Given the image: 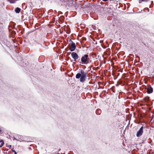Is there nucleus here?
<instances>
[{
  "mask_svg": "<svg viewBox=\"0 0 154 154\" xmlns=\"http://www.w3.org/2000/svg\"><path fill=\"white\" fill-rule=\"evenodd\" d=\"M88 54H86L82 57L81 59V61L83 64H86L88 63L89 58L88 57Z\"/></svg>",
  "mask_w": 154,
  "mask_h": 154,
  "instance_id": "f257e3e1",
  "label": "nucleus"
},
{
  "mask_svg": "<svg viewBox=\"0 0 154 154\" xmlns=\"http://www.w3.org/2000/svg\"><path fill=\"white\" fill-rule=\"evenodd\" d=\"M69 50L71 51H74L76 48L75 44L71 41V42L69 44Z\"/></svg>",
  "mask_w": 154,
  "mask_h": 154,
  "instance_id": "f03ea898",
  "label": "nucleus"
},
{
  "mask_svg": "<svg viewBox=\"0 0 154 154\" xmlns=\"http://www.w3.org/2000/svg\"><path fill=\"white\" fill-rule=\"evenodd\" d=\"M144 127L142 126L140 128L139 131L137 132L136 134V136L137 137H140L142 134L143 132V129Z\"/></svg>",
  "mask_w": 154,
  "mask_h": 154,
  "instance_id": "7ed1b4c3",
  "label": "nucleus"
},
{
  "mask_svg": "<svg viewBox=\"0 0 154 154\" xmlns=\"http://www.w3.org/2000/svg\"><path fill=\"white\" fill-rule=\"evenodd\" d=\"M71 56L72 58L74 59V61H75L79 57V56L77 54L74 52H73L71 53Z\"/></svg>",
  "mask_w": 154,
  "mask_h": 154,
  "instance_id": "20e7f679",
  "label": "nucleus"
},
{
  "mask_svg": "<svg viewBox=\"0 0 154 154\" xmlns=\"http://www.w3.org/2000/svg\"><path fill=\"white\" fill-rule=\"evenodd\" d=\"M147 93L148 94H150L153 92V89L149 85L147 88Z\"/></svg>",
  "mask_w": 154,
  "mask_h": 154,
  "instance_id": "39448f33",
  "label": "nucleus"
},
{
  "mask_svg": "<svg viewBox=\"0 0 154 154\" xmlns=\"http://www.w3.org/2000/svg\"><path fill=\"white\" fill-rule=\"evenodd\" d=\"M85 77L86 76H81L80 79V81L81 82H84L85 80Z\"/></svg>",
  "mask_w": 154,
  "mask_h": 154,
  "instance_id": "423d86ee",
  "label": "nucleus"
},
{
  "mask_svg": "<svg viewBox=\"0 0 154 154\" xmlns=\"http://www.w3.org/2000/svg\"><path fill=\"white\" fill-rule=\"evenodd\" d=\"M80 73V74L81 75V76H86V73L84 71L81 70Z\"/></svg>",
  "mask_w": 154,
  "mask_h": 154,
  "instance_id": "0eeeda50",
  "label": "nucleus"
},
{
  "mask_svg": "<svg viewBox=\"0 0 154 154\" xmlns=\"http://www.w3.org/2000/svg\"><path fill=\"white\" fill-rule=\"evenodd\" d=\"M139 3H141L142 2H147L148 0H138Z\"/></svg>",
  "mask_w": 154,
  "mask_h": 154,
  "instance_id": "6e6552de",
  "label": "nucleus"
},
{
  "mask_svg": "<svg viewBox=\"0 0 154 154\" xmlns=\"http://www.w3.org/2000/svg\"><path fill=\"white\" fill-rule=\"evenodd\" d=\"M20 9L18 8H17L15 10V11L16 13H18L20 12Z\"/></svg>",
  "mask_w": 154,
  "mask_h": 154,
  "instance_id": "1a4fd4ad",
  "label": "nucleus"
},
{
  "mask_svg": "<svg viewBox=\"0 0 154 154\" xmlns=\"http://www.w3.org/2000/svg\"><path fill=\"white\" fill-rule=\"evenodd\" d=\"M81 76V74L80 73H78L76 75L75 77L76 79H79L80 78Z\"/></svg>",
  "mask_w": 154,
  "mask_h": 154,
  "instance_id": "9d476101",
  "label": "nucleus"
},
{
  "mask_svg": "<svg viewBox=\"0 0 154 154\" xmlns=\"http://www.w3.org/2000/svg\"><path fill=\"white\" fill-rule=\"evenodd\" d=\"M101 110L100 109H97V110L96 111V113L98 114H100V112H101Z\"/></svg>",
  "mask_w": 154,
  "mask_h": 154,
  "instance_id": "9b49d317",
  "label": "nucleus"
},
{
  "mask_svg": "<svg viewBox=\"0 0 154 154\" xmlns=\"http://www.w3.org/2000/svg\"><path fill=\"white\" fill-rule=\"evenodd\" d=\"M4 144V142L3 140L0 142V147H2Z\"/></svg>",
  "mask_w": 154,
  "mask_h": 154,
  "instance_id": "f8f14e48",
  "label": "nucleus"
},
{
  "mask_svg": "<svg viewBox=\"0 0 154 154\" xmlns=\"http://www.w3.org/2000/svg\"><path fill=\"white\" fill-rule=\"evenodd\" d=\"M8 1H9L11 3H14V2L13 1H11V0H8Z\"/></svg>",
  "mask_w": 154,
  "mask_h": 154,
  "instance_id": "ddd939ff",
  "label": "nucleus"
},
{
  "mask_svg": "<svg viewBox=\"0 0 154 154\" xmlns=\"http://www.w3.org/2000/svg\"><path fill=\"white\" fill-rule=\"evenodd\" d=\"M11 150H12V151L13 152H14L15 153V154H17V153L16 152V151L15 150H14L13 149H12Z\"/></svg>",
  "mask_w": 154,
  "mask_h": 154,
  "instance_id": "4468645a",
  "label": "nucleus"
},
{
  "mask_svg": "<svg viewBox=\"0 0 154 154\" xmlns=\"http://www.w3.org/2000/svg\"><path fill=\"white\" fill-rule=\"evenodd\" d=\"M11 1H13L14 2V0H11Z\"/></svg>",
  "mask_w": 154,
  "mask_h": 154,
  "instance_id": "2eb2a0df",
  "label": "nucleus"
}]
</instances>
